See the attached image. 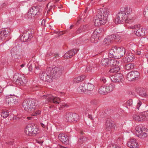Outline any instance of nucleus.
Instances as JSON below:
<instances>
[{
    "label": "nucleus",
    "mask_w": 148,
    "mask_h": 148,
    "mask_svg": "<svg viewBox=\"0 0 148 148\" xmlns=\"http://www.w3.org/2000/svg\"><path fill=\"white\" fill-rule=\"evenodd\" d=\"M97 12L98 14L96 16L94 23L95 26H99L106 24L109 12L108 9L102 8L99 9Z\"/></svg>",
    "instance_id": "f257e3e1"
},
{
    "label": "nucleus",
    "mask_w": 148,
    "mask_h": 148,
    "mask_svg": "<svg viewBox=\"0 0 148 148\" xmlns=\"http://www.w3.org/2000/svg\"><path fill=\"white\" fill-rule=\"evenodd\" d=\"M132 10L129 8H125L122 11L118 13L116 16L115 22L120 24L128 17Z\"/></svg>",
    "instance_id": "f03ea898"
},
{
    "label": "nucleus",
    "mask_w": 148,
    "mask_h": 148,
    "mask_svg": "<svg viewBox=\"0 0 148 148\" xmlns=\"http://www.w3.org/2000/svg\"><path fill=\"white\" fill-rule=\"evenodd\" d=\"M36 103V101L34 99H28L23 102V106L25 111L30 112L34 110Z\"/></svg>",
    "instance_id": "7ed1b4c3"
},
{
    "label": "nucleus",
    "mask_w": 148,
    "mask_h": 148,
    "mask_svg": "<svg viewBox=\"0 0 148 148\" xmlns=\"http://www.w3.org/2000/svg\"><path fill=\"white\" fill-rule=\"evenodd\" d=\"M49 73L52 77V81L53 79L59 78L61 75L63 71L62 67L61 68L55 67L52 69L51 67L48 68Z\"/></svg>",
    "instance_id": "20e7f679"
},
{
    "label": "nucleus",
    "mask_w": 148,
    "mask_h": 148,
    "mask_svg": "<svg viewBox=\"0 0 148 148\" xmlns=\"http://www.w3.org/2000/svg\"><path fill=\"white\" fill-rule=\"evenodd\" d=\"M41 99H46L45 103H47L49 102H50L56 104H59L60 102V99L59 97L53 96L51 94L43 95L41 97Z\"/></svg>",
    "instance_id": "39448f33"
},
{
    "label": "nucleus",
    "mask_w": 148,
    "mask_h": 148,
    "mask_svg": "<svg viewBox=\"0 0 148 148\" xmlns=\"http://www.w3.org/2000/svg\"><path fill=\"white\" fill-rule=\"evenodd\" d=\"M136 134L137 136L140 138H144L147 136L148 129H145L140 125H138L135 128Z\"/></svg>",
    "instance_id": "423d86ee"
},
{
    "label": "nucleus",
    "mask_w": 148,
    "mask_h": 148,
    "mask_svg": "<svg viewBox=\"0 0 148 148\" xmlns=\"http://www.w3.org/2000/svg\"><path fill=\"white\" fill-rule=\"evenodd\" d=\"M13 80L15 84L18 85L23 86L26 82L24 76L18 73H16L14 74Z\"/></svg>",
    "instance_id": "0eeeda50"
},
{
    "label": "nucleus",
    "mask_w": 148,
    "mask_h": 148,
    "mask_svg": "<svg viewBox=\"0 0 148 148\" xmlns=\"http://www.w3.org/2000/svg\"><path fill=\"white\" fill-rule=\"evenodd\" d=\"M39 77L40 79L45 82H50L52 81V77L50 75L48 68L47 69L46 72H40Z\"/></svg>",
    "instance_id": "6e6552de"
},
{
    "label": "nucleus",
    "mask_w": 148,
    "mask_h": 148,
    "mask_svg": "<svg viewBox=\"0 0 148 148\" xmlns=\"http://www.w3.org/2000/svg\"><path fill=\"white\" fill-rule=\"evenodd\" d=\"M40 15L39 8L37 6H33L28 11L27 16L29 18H32L35 16H39Z\"/></svg>",
    "instance_id": "1a4fd4ad"
},
{
    "label": "nucleus",
    "mask_w": 148,
    "mask_h": 148,
    "mask_svg": "<svg viewBox=\"0 0 148 148\" xmlns=\"http://www.w3.org/2000/svg\"><path fill=\"white\" fill-rule=\"evenodd\" d=\"M140 25H132L129 27L130 29H135L134 33L138 36H143L145 35V31L143 28H140Z\"/></svg>",
    "instance_id": "9d476101"
},
{
    "label": "nucleus",
    "mask_w": 148,
    "mask_h": 148,
    "mask_svg": "<svg viewBox=\"0 0 148 148\" xmlns=\"http://www.w3.org/2000/svg\"><path fill=\"white\" fill-rule=\"evenodd\" d=\"M33 31L30 30L25 32L21 37V40L23 42L29 41L33 37Z\"/></svg>",
    "instance_id": "9b49d317"
},
{
    "label": "nucleus",
    "mask_w": 148,
    "mask_h": 148,
    "mask_svg": "<svg viewBox=\"0 0 148 148\" xmlns=\"http://www.w3.org/2000/svg\"><path fill=\"white\" fill-rule=\"evenodd\" d=\"M38 131V129L36 127L29 126H27L25 128V132L26 135L29 136H35L37 134Z\"/></svg>",
    "instance_id": "f8f14e48"
},
{
    "label": "nucleus",
    "mask_w": 148,
    "mask_h": 148,
    "mask_svg": "<svg viewBox=\"0 0 148 148\" xmlns=\"http://www.w3.org/2000/svg\"><path fill=\"white\" fill-rule=\"evenodd\" d=\"M79 117L78 115L76 113H66L64 116L66 121L71 122L76 121Z\"/></svg>",
    "instance_id": "ddd939ff"
},
{
    "label": "nucleus",
    "mask_w": 148,
    "mask_h": 148,
    "mask_svg": "<svg viewBox=\"0 0 148 148\" xmlns=\"http://www.w3.org/2000/svg\"><path fill=\"white\" fill-rule=\"evenodd\" d=\"M139 75V73L136 71H131L127 74V78L128 81H134L138 77Z\"/></svg>",
    "instance_id": "4468645a"
},
{
    "label": "nucleus",
    "mask_w": 148,
    "mask_h": 148,
    "mask_svg": "<svg viewBox=\"0 0 148 148\" xmlns=\"http://www.w3.org/2000/svg\"><path fill=\"white\" fill-rule=\"evenodd\" d=\"M123 78L122 75L119 73H116L110 76V78L112 81L115 83H119L121 82Z\"/></svg>",
    "instance_id": "2eb2a0df"
},
{
    "label": "nucleus",
    "mask_w": 148,
    "mask_h": 148,
    "mask_svg": "<svg viewBox=\"0 0 148 148\" xmlns=\"http://www.w3.org/2000/svg\"><path fill=\"white\" fill-rule=\"evenodd\" d=\"M5 100L6 102L8 104H11V103L16 104L18 103L16 97L11 95L6 96Z\"/></svg>",
    "instance_id": "dca6fc26"
},
{
    "label": "nucleus",
    "mask_w": 148,
    "mask_h": 148,
    "mask_svg": "<svg viewBox=\"0 0 148 148\" xmlns=\"http://www.w3.org/2000/svg\"><path fill=\"white\" fill-rule=\"evenodd\" d=\"M12 56L14 58L19 59L21 58V55L16 46L14 47L10 51Z\"/></svg>",
    "instance_id": "f3484780"
},
{
    "label": "nucleus",
    "mask_w": 148,
    "mask_h": 148,
    "mask_svg": "<svg viewBox=\"0 0 148 148\" xmlns=\"http://www.w3.org/2000/svg\"><path fill=\"white\" fill-rule=\"evenodd\" d=\"M10 34V30L8 29L4 28L0 32V41L5 40Z\"/></svg>",
    "instance_id": "a211bd4d"
},
{
    "label": "nucleus",
    "mask_w": 148,
    "mask_h": 148,
    "mask_svg": "<svg viewBox=\"0 0 148 148\" xmlns=\"http://www.w3.org/2000/svg\"><path fill=\"white\" fill-rule=\"evenodd\" d=\"M58 138L60 140L65 144L67 145L69 143V138L66 134L64 133L59 134Z\"/></svg>",
    "instance_id": "6ab92c4d"
},
{
    "label": "nucleus",
    "mask_w": 148,
    "mask_h": 148,
    "mask_svg": "<svg viewBox=\"0 0 148 148\" xmlns=\"http://www.w3.org/2000/svg\"><path fill=\"white\" fill-rule=\"evenodd\" d=\"M114 126V122L110 119H108L105 124V127L106 130L110 131Z\"/></svg>",
    "instance_id": "aec40b11"
},
{
    "label": "nucleus",
    "mask_w": 148,
    "mask_h": 148,
    "mask_svg": "<svg viewBox=\"0 0 148 148\" xmlns=\"http://www.w3.org/2000/svg\"><path fill=\"white\" fill-rule=\"evenodd\" d=\"M78 51V49H73L66 53L64 55V58L69 59L71 58Z\"/></svg>",
    "instance_id": "412c9836"
},
{
    "label": "nucleus",
    "mask_w": 148,
    "mask_h": 148,
    "mask_svg": "<svg viewBox=\"0 0 148 148\" xmlns=\"http://www.w3.org/2000/svg\"><path fill=\"white\" fill-rule=\"evenodd\" d=\"M125 49L123 47H117L116 58H120L125 54Z\"/></svg>",
    "instance_id": "4be33fe9"
},
{
    "label": "nucleus",
    "mask_w": 148,
    "mask_h": 148,
    "mask_svg": "<svg viewBox=\"0 0 148 148\" xmlns=\"http://www.w3.org/2000/svg\"><path fill=\"white\" fill-rule=\"evenodd\" d=\"M127 145L130 148H137L138 146V145L136 140L131 139L128 142Z\"/></svg>",
    "instance_id": "5701e85b"
},
{
    "label": "nucleus",
    "mask_w": 148,
    "mask_h": 148,
    "mask_svg": "<svg viewBox=\"0 0 148 148\" xmlns=\"http://www.w3.org/2000/svg\"><path fill=\"white\" fill-rule=\"evenodd\" d=\"M136 91L140 96L145 97L147 96L145 89L143 87H138L136 89Z\"/></svg>",
    "instance_id": "b1692460"
},
{
    "label": "nucleus",
    "mask_w": 148,
    "mask_h": 148,
    "mask_svg": "<svg viewBox=\"0 0 148 148\" xmlns=\"http://www.w3.org/2000/svg\"><path fill=\"white\" fill-rule=\"evenodd\" d=\"M98 33L95 31L92 34L90 38V41L92 43H96L98 42V37L97 36Z\"/></svg>",
    "instance_id": "393cba45"
},
{
    "label": "nucleus",
    "mask_w": 148,
    "mask_h": 148,
    "mask_svg": "<svg viewBox=\"0 0 148 148\" xmlns=\"http://www.w3.org/2000/svg\"><path fill=\"white\" fill-rule=\"evenodd\" d=\"M125 58L127 62L132 61L135 58L134 54L131 52H128L126 53Z\"/></svg>",
    "instance_id": "a878e982"
},
{
    "label": "nucleus",
    "mask_w": 148,
    "mask_h": 148,
    "mask_svg": "<svg viewBox=\"0 0 148 148\" xmlns=\"http://www.w3.org/2000/svg\"><path fill=\"white\" fill-rule=\"evenodd\" d=\"M86 83H81L78 88L77 90L78 92L79 93H82L84 92H86Z\"/></svg>",
    "instance_id": "bb28decb"
},
{
    "label": "nucleus",
    "mask_w": 148,
    "mask_h": 148,
    "mask_svg": "<svg viewBox=\"0 0 148 148\" xmlns=\"http://www.w3.org/2000/svg\"><path fill=\"white\" fill-rule=\"evenodd\" d=\"M99 93L101 95H106L108 93L106 86H101L99 90Z\"/></svg>",
    "instance_id": "cd10ccee"
},
{
    "label": "nucleus",
    "mask_w": 148,
    "mask_h": 148,
    "mask_svg": "<svg viewBox=\"0 0 148 148\" xmlns=\"http://www.w3.org/2000/svg\"><path fill=\"white\" fill-rule=\"evenodd\" d=\"M85 78V76L84 75L79 76L77 77L74 78L73 81L75 83H79L80 81L83 80Z\"/></svg>",
    "instance_id": "c85d7f7f"
},
{
    "label": "nucleus",
    "mask_w": 148,
    "mask_h": 148,
    "mask_svg": "<svg viewBox=\"0 0 148 148\" xmlns=\"http://www.w3.org/2000/svg\"><path fill=\"white\" fill-rule=\"evenodd\" d=\"M86 92H88V91H92L94 89V86L91 84L89 83L86 84Z\"/></svg>",
    "instance_id": "c756f323"
},
{
    "label": "nucleus",
    "mask_w": 148,
    "mask_h": 148,
    "mask_svg": "<svg viewBox=\"0 0 148 148\" xmlns=\"http://www.w3.org/2000/svg\"><path fill=\"white\" fill-rule=\"evenodd\" d=\"M108 93L112 92L115 86L112 84H107L106 86Z\"/></svg>",
    "instance_id": "7c9ffc66"
},
{
    "label": "nucleus",
    "mask_w": 148,
    "mask_h": 148,
    "mask_svg": "<svg viewBox=\"0 0 148 148\" xmlns=\"http://www.w3.org/2000/svg\"><path fill=\"white\" fill-rule=\"evenodd\" d=\"M47 12L48 13L49 12L51 11L52 8H56V5H54L51 2H50L48 3L47 5Z\"/></svg>",
    "instance_id": "2f4dec72"
},
{
    "label": "nucleus",
    "mask_w": 148,
    "mask_h": 148,
    "mask_svg": "<svg viewBox=\"0 0 148 148\" xmlns=\"http://www.w3.org/2000/svg\"><path fill=\"white\" fill-rule=\"evenodd\" d=\"M134 63H129L125 64L124 68L127 70H130L134 68Z\"/></svg>",
    "instance_id": "473e14b6"
},
{
    "label": "nucleus",
    "mask_w": 148,
    "mask_h": 148,
    "mask_svg": "<svg viewBox=\"0 0 148 148\" xmlns=\"http://www.w3.org/2000/svg\"><path fill=\"white\" fill-rule=\"evenodd\" d=\"M109 62V58H105L102 59L101 61V64L103 66H108V63Z\"/></svg>",
    "instance_id": "72a5a7b5"
},
{
    "label": "nucleus",
    "mask_w": 148,
    "mask_h": 148,
    "mask_svg": "<svg viewBox=\"0 0 148 148\" xmlns=\"http://www.w3.org/2000/svg\"><path fill=\"white\" fill-rule=\"evenodd\" d=\"M133 119L135 121H142V119H141L140 115H139L138 113H135L133 115Z\"/></svg>",
    "instance_id": "f704fd0d"
},
{
    "label": "nucleus",
    "mask_w": 148,
    "mask_h": 148,
    "mask_svg": "<svg viewBox=\"0 0 148 148\" xmlns=\"http://www.w3.org/2000/svg\"><path fill=\"white\" fill-rule=\"evenodd\" d=\"M120 70V68L119 66H115V67L110 69L109 72L110 73H118Z\"/></svg>",
    "instance_id": "c9c22d12"
},
{
    "label": "nucleus",
    "mask_w": 148,
    "mask_h": 148,
    "mask_svg": "<svg viewBox=\"0 0 148 148\" xmlns=\"http://www.w3.org/2000/svg\"><path fill=\"white\" fill-rule=\"evenodd\" d=\"M9 112L7 111H3L1 114V117L4 118L7 117L9 115Z\"/></svg>",
    "instance_id": "e433bc0d"
},
{
    "label": "nucleus",
    "mask_w": 148,
    "mask_h": 148,
    "mask_svg": "<svg viewBox=\"0 0 148 148\" xmlns=\"http://www.w3.org/2000/svg\"><path fill=\"white\" fill-rule=\"evenodd\" d=\"M95 65L91 64L89 66H87L86 68V71L87 72L90 71L92 68H95Z\"/></svg>",
    "instance_id": "4c0bfd02"
},
{
    "label": "nucleus",
    "mask_w": 148,
    "mask_h": 148,
    "mask_svg": "<svg viewBox=\"0 0 148 148\" xmlns=\"http://www.w3.org/2000/svg\"><path fill=\"white\" fill-rule=\"evenodd\" d=\"M115 50H113L112 48L109 50V55L110 56V57H112L113 56H115L116 57V53H115L114 52V51Z\"/></svg>",
    "instance_id": "58836bf2"
},
{
    "label": "nucleus",
    "mask_w": 148,
    "mask_h": 148,
    "mask_svg": "<svg viewBox=\"0 0 148 148\" xmlns=\"http://www.w3.org/2000/svg\"><path fill=\"white\" fill-rule=\"evenodd\" d=\"M99 103V101L98 99H93L92 100L90 101V103L92 105H96Z\"/></svg>",
    "instance_id": "ea45409f"
},
{
    "label": "nucleus",
    "mask_w": 148,
    "mask_h": 148,
    "mask_svg": "<svg viewBox=\"0 0 148 148\" xmlns=\"http://www.w3.org/2000/svg\"><path fill=\"white\" fill-rule=\"evenodd\" d=\"M111 42L110 38V37H109L108 36L104 40V42H105V44H110L111 43Z\"/></svg>",
    "instance_id": "a19ab883"
},
{
    "label": "nucleus",
    "mask_w": 148,
    "mask_h": 148,
    "mask_svg": "<svg viewBox=\"0 0 148 148\" xmlns=\"http://www.w3.org/2000/svg\"><path fill=\"white\" fill-rule=\"evenodd\" d=\"M60 106V107L59 108V110H62V108H64L66 109L69 106L66 103H62Z\"/></svg>",
    "instance_id": "79ce46f5"
},
{
    "label": "nucleus",
    "mask_w": 148,
    "mask_h": 148,
    "mask_svg": "<svg viewBox=\"0 0 148 148\" xmlns=\"http://www.w3.org/2000/svg\"><path fill=\"white\" fill-rule=\"evenodd\" d=\"M114 40L116 42H119L120 41L121 37L118 34H114Z\"/></svg>",
    "instance_id": "37998d69"
},
{
    "label": "nucleus",
    "mask_w": 148,
    "mask_h": 148,
    "mask_svg": "<svg viewBox=\"0 0 148 148\" xmlns=\"http://www.w3.org/2000/svg\"><path fill=\"white\" fill-rule=\"evenodd\" d=\"M114 62V58H109V62L108 63V66H113V62Z\"/></svg>",
    "instance_id": "c03bdc74"
},
{
    "label": "nucleus",
    "mask_w": 148,
    "mask_h": 148,
    "mask_svg": "<svg viewBox=\"0 0 148 148\" xmlns=\"http://www.w3.org/2000/svg\"><path fill=\"white\" fill-rule=\"evenodd\" d=\"M134 21V20L133 19H130L126 18L125 20V22L126 23H131Z\"/></svg>",
    "instance_id": "a18cd8bd"
},
{
    "label": "nucleus",
    "mask_w": 148,
    "mask_h": 148,
    "mask_svg": "<svg viewBox=\"0 0 148 148\" xmlns=\"http://www.w3.org/2000/svg\"><path fill=\"white\" fill-rule=\"evenodd\" d=\"M114 61L113 62H114L113 63V66L114 67V66H119V61H117L114 58Z\"/></svg>",
    "instance_id": "49530a36"
},
{
    "label": "nucleus",
    "mask_w": 148,
    "mask_h": 148,
    "mask_svg": "<svg viewBox=\"0 0 148 148\" xmlns=\"http://www.w3.org/2000/svg\"><path fill=\"white\" fill-rule=\"evenodd\" d=\"M100 79L101 81L104 83H105L107 81L108 78L105 77H102L100 78Z\"/></svg>",
    "instance_id": "de8ad7c7"
},
{
    "label": "nucleus",
    "mask_w": 148,
    "mask_h": 148,
    "mask_svg": "<svg viewBox=\"0 0 148 148\" xmlns=\"http://www.w3.org/2000/svg\"><path fill=\"white\" fill-rule=\"evenodd\" d=\"M85 140V138L84 137H82L80 138L78 140V142L80 144L82 143Z\"/></svg>",
    "instance_id": "09e8293b"
},
{
    "label": "nucleus",
    "mask_w": 148,
    "mask_h": 148,
    "mask_svg": "<svg viewBox=\"0 0 148 148\" xmlns=\"http://www.w3.org/2000/svg\"><path fill=\"white\" fill-rule=\"evenodd\" d=\"M41 113V111H40V110H36L35 112L33 114V116H36L37 115L40 114Z\"/></svg>",
    "instance_id": "8fccbe9b"
},
{
    "label": "nucleus",
    "mask_w": 148,
    "mask_h": 148,
    "mask_svg": "<svg viewBox=\"0 0 148 148\" xmlns=\"http://www.w3.org/2000/svg\"><path fill=\"white\" fill-rule=\"evenodd\" d=\"M140 116L141 119H142V121H145L147 120V118L146 116H145V115H142V113L140 114Z\"/></svg>",
    "instance_id": "3c124183"
},
{
    "label": "nucleus",
    "mask_w": 148,
    "mask_h": 148,
    "mask_svg": "<svg viewBox=\"0 0 148 148\" xmlns=\"http://www.w3.org/2000/svg\"><path fill=\"white\" fill-rule=\"evenodd\" d=\"M140 116L141 119H142V121H145L147 120V118L146 116H145V115H142V113L140 114Z\"/></svg>",
    "instance_id": "603ef678"
},
{
    "label": "nucleus",
    "mask_w": 148,
    "mask_h": 148,
    "mask_svg": "<svg viewBox=\"0 0 148 148\" xmlns=\"http://www.w3.org/2000/svg\"><path fill=\"white\" fill-rule=\"evenodd\" d=\"M142 105V102L140 101H138V102L137 103V104L136 105V109H137L138 110H139V108L140 106Z\"/></svg>",
    "instance_id": "864d4df0"
},
{
    "label": "nucleus",
    "mask_w": 148,
    "mask_h": 148,
    "mask_svg": "<svg viewBox=\"0 0 148 148\" xmlns=\"http://www.w3.org/2000/svg\"><path fill=\"white\" fill-rule=\"evenodd\" d=\"M145 13L144 14L145 16L148 18V8H146L145 9Z\"/></svg>",
    "instance_id": "5fc2aeb1"
},
{
    "label": "nucleus",
    "mask_w": 148,
    "mask_h": 148,
    "mask_svg": "<svg viewBox=\"0 0 148 148\" xmlns=\"http://www.w3.org/2000/svg\"><path fill=\"white\" fill-rule=\"evenodd\" d=\"M88 27V26L87 25H83L81 27L83 32H85L86 31Z\"/></svg>",
    "instance_id": "6e6d98bb"
},
{
    "label": "nucleus",
    "mask_w": 148,
    "mask_h": 148,
    "mask_svg": "<svg viewBox=\"0 0 148 148\" xmlns=\"http://www.w3.org/2000/svg\"><path fill=\"white\" fill-rule=\"evenodd\" d=\"M82 32H83V31H82L81 27L79 28L76 31V33L77 34H79Z\"/></svg>",
    "instance_id": "4d7b16f0"
},
{
    "label": "nucleus",
    "mask_w": 148,
    "mask_h": 148,
    "mask_svg": "<svg viewBox=\"0 0 148 148\" xmlns=\"http://www.w3.org/2000/svg\"><path fill=\"white\" fill-rule=\"evenodd\" d=\"M132 99H130L127 102V106H130L132 105Z\"/></svg>",
    "instance_id": "13d9d810"
},
{
    "label": "nucleus",
    "mask_w": 148,
    "mask_h": 148,
    "mask_svg": "<svg viewBox=\"0 0 148 148\" xmlns=\"http://www.w3.org/2000/svg\"><path fill=\"white\" fill-rule=\"evenodd\" d=\"M142 114L145 115V116H146L147 118V117H148V111L147 110L142 112Z\"/></svg>",
    "instance_id": "bf43d9fd"
},
{
    "label": "nucleus",
    "mask_w": 148,
    "mask_h": 148,
    "mask_svg": "<svg viewBox=\"0 0 148 148\" xmlns=\"http://www.w3.org/2000/svg\"><path fill=\"white\" fill-rule=\"evenodd\" d=\"M114 34H112V35H111L110 36H108L109 37H110H110L111 38H110V39L111 41L113 40H114Z\"/></svg>",
    "instance_id": "052dcab7"
},
{
    "label": "nucleus",
    "mask_w": 148,
    "mask_h": 148,
    "mask_svg": "<svg viewBox=\"0 0 148 148\" xmlns=\"http://www.w3.org/2000/svg\"><path fill=\"white\" fill-rule=\"evenodd\" d=\"M29 63L28 64V65L29 66V67H28V70L29 71H31L32 70V66L31 64H30V65H29Z\"/></svg>",
    "instance_id": "680f3d73"
},
{
    "label": "nucleus",
    "mask_w": 148,
    "mask_h": 148,
    "mask_svg": "<svg viewBox=\"0 0 148 148\" xmlns=\"http://www.w3.org/2000/svg\"><path fill=\"white\" fill-rule=\"evenodd\" d=\"M112 49L113 50L114 49L115 50L114 51V52L115 53H116L117 51V47H112Z\"/></svg>",
    "instance_id": "e2e57ef3"
},
{
    "label": "nucleus",
    "mask_w": 148,
    "mask_h": 148,
    "mask_svg": "<svg viewBox=\"0 0 148 148\" xmlns=\"http://www.w3.org/2000/svg\"><path fill=\"white\" fill-rule=\"evenodd\" d=\"M54 56L55 58H56V59L58 58H59L60 57V56L59 55V54L58 53H55L54 54Z\"/></svg>",
    "instance_id": "0e129e2a"
},
{
    "label": "nucleus",
    "mask_w": 148,
    "mask_h": 148,
    "mask_svg": "<svg viewBox=\"0 0 148 148\" xmlns=\"http://www.w3.org/2000/svg\"><path fill=\"white\" fill-rule=\"evenodd\" d=\"M56 5V7L57 6H58V8L59 9L61 8L62 7V5H61V4H60V3H59V4H58V5Z\"/></svg>",
    "instance_id": "69168bd1"
},
{
    "label": "nucleus",
    "mask_w": 148,
    "mask_h": 148,
    "mask_svg": "<svg viewBox=\"0 0 148 148\" xmlns=\"http://www.w3.org/2000/svg\"><path fill=\"white\" fill-rule=\"evenodd\" d=\"M116 145H110L108 148H115Z\"/></svg>",
    "instance_id": "338daca9"
},
{
    "label": "nucleus",
    "mask_w": 148,
    "mask_h": 148,
    "mask_svg": "<svg viewBox=\"0 0 148 148\" xmlns=\"http://www.w3.org/2000/svg\"><path fill=\"white\" fill-rule=\"evenodd\" d=\"M40 125L41 127L43 128H45L46 126V125L45 124H44L42 123H40Z\"/></svg>",
    "instance_id": "774afa93"
}]
</instances>
